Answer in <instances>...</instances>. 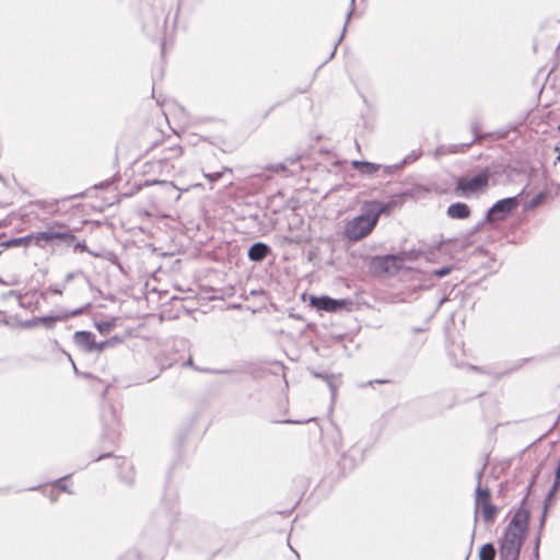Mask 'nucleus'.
Returning a JSON list of instances; mask_svg holds the SVG:
<instances>
[{
	"instance_id": "nucleus-22",
	"label": "nucleus",
	"mask_w": 560,
	"mask_h": 560,
	"mask_svg": "<svg viewBox=\"0 0 560 560\" xmlns=\"http://www.w3.org/2000/svg\"><path fill=\"white\" fill-rule=\"evenodd\" d=\"M495 548L492 542L483 544L479 549V560H494L495 559Z\"/></svg>"
},
{
	"instance_id": "nucleus-19",
	"label": "nucleus",
	"mask_w": 560,
	"mask_h": 560,
	"mask_svg": "<svg viewBox=\"0 0 560 560\" xmlns=\"http://www.w3.org/2000/svg\"><path fill=\"white\" fill-rule=\"evenodd\" d=\"M183 150L179 145H173L168 148H164L162 151V154L159 160V164L162 165L164 163H167L171 160L177 159L182 155Z\"/></svg>"
},
{
	"instance_id": "nucleus-48",
	"label": "nucleus",
	"mask_w": 560,
	"mask_h": 560,
	"mask_svg": "<svg viewBox=\"0 0 560 560\" xmlns=\"http://www.w3.org/2000/svg\"><path fill=\"white\" fill-rule=\"evenodd\" d=\"M69 359H70V361L72 362V365H73V370H74V372L78 374V373H79V371H78V369H77V366H75L74 362L72 361L71 357H69Z\"/></svg>"
},
{
	"instance_id": "nucleus-41",
	"label": "nucleus",
	"mask_w": 560,
	"mask_h": 560,
	"mask_svg": "<svg viewBox=\"0 0 560 560\" xmlns=\"http://www.w3.org/2000/svg\"><path fill=\"white\" fill-rule=\"evenodd\" d=\"M508 132H509V130H505V131H497V132H495V136H497V138H498V139H503V138H505V137L508 136Z\"/></svg>"
},
{
	"instance_id": "nucleus-11",
	"label": "nucleus",
	"mask_w": 560,
	"mask_h": 560,
	"mask_svg": "<svg viewBox=\"0 0 560 560\" xmlns=\"http://www.w3.org/2000/svg\"><path fill=\"white\" fill-rule=\"evenodd\" d=\"M272 249L271 247L264 243V242H255L250 245V247L247 250V257L250 261L254 262H261L264 261L269 255H271Z\"/></svg>"
},
{
	"instance_id": "nucleus-27",
	"label": "nucleus",
	"mask_w": 560,
	"mask_h": 560,
	"mask_svg": "<svg viewBox=\"0 0 560 560\" xmlns=\"http://www.w3.org/2000/svg\"><path fill=\"white\" fill-rule=\"evenodd\" d=\"M73 252H80V253H89L93 255L94 257H97L98 255L91 252L88 246L85 245L84 241L78 240V237L74 235V242L71 244V247Z\"/></svg>"
},
{
	"instance_id": "nucleus-30",
	"label": "nucleus",
	"mask_w": 560,
	"mask_h": 560,
	"mask_svg": "<svg viewBox=\"0 0 560 560\" xmlns=\"http://www.w3.org/2000/svg\"><path fill=\"white\" fill-rule=\"evenodd\" d=\"M422 155V152L421 151H412L411 153H409L407 156L404 158V160L399 163L401 168L405 166V165H408L410 163H413L416 162L417 160L420 159V156Z\"/></svg>"
},
{
	"instance_id": "nucleus-51",
	"label": "nucleus",
	"mask_w": 560,
	"mask_h": 560,
	"mask_svg": "<svg viewBox=\"0 0 560 560\" xmlns=\"http://www.w3.org/2000/svg\"><path fill=\"white\" fill-rule=\"evenodd\" d=\"M413 331H415V332H421V331H422V328H413Z\"/></svg>"
},
{
	"instance_id": "nucleus-45",
	"label": "nucleus",
	"mask_w": 560,
	"mask_h": 560,
	"mask_svg": "<svg viewBox=\"0 0 560 560\" xmlns=\"http://www.w3.org/2000/svg\"><path fill=\"white\" fill-rule=\"evenodd\" d=\"M74 278V273L73 272H70L66 276V280L65 282L68 283L69 281H71L72 279Z\"/></svg>"
},
{
	"instance_id": "nucleus-25",
	"label": "nucleus",
	"mask_w": 560,
	"mask_h": 560,
	"mask_svg": "<svg viewBox=\"0 0 560 560\" xmlns=\"http://www.w3.org/2000/svg\"><path fill=\"white\" fill-rule=\"evenodd\" d=\"M354 1H355V0H351V9H350V11L347 13V15H346V23H345V25H343L342 33H341L340 37L338 38L337 43L335 44L334 49H332V51L330 52V55H329L328 59L326 60V62H327L328 60H330V59H332V58H334V56H335V54H336V50H337V47H338V45L341 43V40H342V38H343V36H345V33H346V31H347L348 22H349V20L351 19V15H352V12H353Z\"/></svg>"
},
{
	"instance_id": "nucleus-9",
	"label": "nucleus",
	"mask_w": 560,
	"mask_h": 560,
	"mask_svg": "<svg viewBox=\"0 0 560 560\" xmlns=\"http://www.w3.org/2000/svg\"><path fill=\"white\" fill-rule=\"evenodd\" d=\"M345 300H337L327 295L311 298V305L315 307L317 311L337 312L341 310L345 306Z\"/></svg>"
},
{
	"instance_id": "nucleus-49",
	"label": "nucleus",
	"mask_w": 560,
	"mask_h": 560,
	"mask_svg": "<svg viewBox=\"0 0 560 560\" xmlns=\"http://www.w3.org/2000/svg\"><path fill=\"white\" fill-rule=\"evenodd\" d=\"M9 295L20 296V294L16 291H10Z\"/></svg>"
},
{
	"instance_id": "nucleus-26",
	"label": "nucleus",
	"mask_w": 560,
	"mask_h": 560,
	"mask_svg": "<svg viewBox=\"0 0 560 560\" xmlns=\"http://www.w3.org/2000/svg\"><path fill=\"white\" fill-rule=\"evenodd\" d=\"M116 323L115 319L112 320H102V322H95L94 326L102 335H107L110 332V330L115 327Z\"/></svg>"
},
{
	"instance_id": "nucleus-50",
	"label": "nucleus",
	"mask_w": 560,
	"mask_h": 560,
	"mask_svg": "<svg viewBox=\"0 0 560 560\" xmlns=\"http://www.w3.org/2000/svg\"><path fill=\"white\" fill-rule=\"evenodd\" d=\"M288 161H289L291 164H294V163L298 161V159H289Z\"/></svg>"
},
{
	"instance_id": "nucleus-36",
	"label": "nucleus",
	"mask_w": 560,
	"mask_h": 560,
	"mask_svg": "<svg viewBox=\"0 0 560 560\" xmlns=\"http://www.w3.org/2000/svg\"><path fill=\"white\" fill-rule=\"evenodd\" d=\"M37 325H39V320H37V317H34V318H32V319H27V320H25V322L22 324V326H23L24 328H33V327H35V326H37Z\"/></svg>"
},
{
	"instance_id": "nucleus-33",
	"label": "nucleus",
	"mask_w": 560,
	"mask_h": 560,
	"mask_svg": "<svg viewBox=\"0 0 560 560\" xmlns=\"http://www.w3.org/2000/svg\"><path fill=\"white\" fill-rule=\"evenodd\" d=\"M453 270V266H444L432 271V275L439 279L446 277Z\"/></svg>"
},
{
	"instance_id": "nucleus-3",
	"label": "nucleus",
	"mask_w": 560,
	"mask_h": 560,
	"mask_svg": "<svg viewBox=\"0 0 560 560\" xmlns=\"http://www.w3.org/2000/svg\"><path fill=\"white\" fill-rule=\"evenodd\" d=\"M523 194L524 189L516 196L503 198L494 202L486 212L485 221L493 223L505 220L520 206Z\"/></svg>"
},
{
	"instance_id": "nucleus-24",
	"label": "nucleus",
	"mask_w": 560,
	"mask_h": 560,
	"mask_svg": "<svg viewBox=\"0 0 560 560\" xmlns=\"http://www.w3.org/2000/svg\"><path fill=\"white\" fill-rule=\"evenodd\" d=\"M120 341H121V338H119L118 336H115L113 338H109L107 340L100 341V342L95 340L94 352L101 353L105 349H107L109 347H114L115 345L119 343Z\"/></svg>"
},
{
	"instance_id": "nucleus-10",
	"label": "nucleus",
	"mask_w": 560,
	"mask_h": 560,
	"mask_svg": "<svg viewBox=\"0 0 560 560\" xmlns=\"http://www.w3.org/2000/svg\"><path fill=\"white\" fill-rule=\"evenodd\" d=\"M74 345L84 353H94L95 335L89 330H78L73 335Z\"/></svg>"
},
{
	"instance_id": "nucleus-40",
	"label": "nucleus",
	"mask_w": 560,
	"mask_h": 560,
	"mask_svg": "<svg viewBox=\"0 0 560 560\" xmlns=\"http://www.w3.org/2000/svg\"><path fill=\"white\" fill-rule=\"evenodd\" d=\"M486 223H488V221H485V219H483L482 221L478 222V223L472 228V230H471V234H475V233H477V232L481 231V229L483 228V225H485Z\"/></svg>"
},
{
	"instance_id": "nucleus-4",
	"label": "nucleus",
	"mask_w": 560,
	"mask_h": 560,
	"mask_svg": "<svg viewBox=\"0 0 560 560\" xmlns=\"http://www.w3.org/2000/svg\"><path fill=\"white\" fill-rule=\"evenodd\" d=\"M524 537L515 529L506 528L500 540V560H518Z\"/></svg>"
},
{
	"instance_id": "nucleus-8",
	"label": "nucleus",
	"mask_w": 560,
	"mask_h": 560,
	"mask_svg": "<svg viewBox=\"0 0 560 560\" xmlns=\"http://www.w3.org/2000/svg\"><path fill=\"white\" fill-rule=\"evenodd\" d=\"M560 489V480L556 479L555 482L552 483L550 490L548 491L547 493V497L544 501V511H542V514L540 516V520H539V532L536 536V539H535V546H534V558L535 560H539V544H540V532L541 529L544 528L545 526V522H546V516H547V509H548V503L549 501L551 500V498L555 495V493Z\"/></svg>"
},
{
	"instance_id": "nucleus-37",
	"label": "nucleus",
	"mask_w": 560,
	"mask_h": 560,
	"mask_svg": "<svg viewBox=\"0 0 560 560\" xmlns=\"http://www.w3.org/2000/svg\"><path fill=\"white\" fill-rule=\"evenodd\" d=\"M270 170L275 173L285 172L287 171V164L285 163H278L270 167Z\"/></svg>"
},
{
	"instance_id": "nucleus-20",
	"label": "nucleus",
	"mask_w": 560,
	"mask_h": 560,
	"mask_svg": "<svg viewBox=\"0 0 560 560\" xmlns=\"http://www.w3.org/2000/svg\"><path fill=\"white\" fill-rule=\"evenodd\" d=\"M479 509L481 511L482 520L486 523H492L499 512L498 508L491 502L480 504Z\"/></svg>"
},
{
	"instance_id": "nucleus-47",
	"label": "nucleus",
	"mask_w": 560,
	"mask_h": 560,
	"mask_svg": "<svg viewBox=\"0 0 560 560\" xmlns=\"http://www.w3.org/2000/svg\"><path fill=\"white\" fill-rule=\"evenodd\" d=\"M374 382L380 383V384H385V383H388L389 381L388 380H376Z\"/></svg>"
},
{
	"instance_id": "nucleus-17",
	"label": "nucleus",
	"mask_w": 560,
	"mask_h": 560,
	"mask_svg": "<svg viewBox=\"0 0 560 560\" xmlns=\"http://www.w3.org/2000/svg\"><path fill=\"white\" fill-rule=\"evenodd\" d=\"M471 210L465 202H454L447 207L446 214L451 219L464 220L470 217Z\"/></svg>"
},
{
	"instance_id": "nucleus-32",
	"label": "nucleus",
	"mask_w": 560,
	"mask_h": 560,
	"mask_svg": "<svg viewBox=\"0 0 560 560\" xmlns=\"http://www.w3.org/2000/svg\"><path fill=\"white\" fill-rule=\"evenodd\" d=\"M225 171L231 172L230 168L224 167L223 171L220 172L205 173V177L209 180V183L213 184L222 178Z\"/></svg>"
},
{
	"instance_id": "nucleus-34",
	"label": "nucleus",
	"mask_w": 560,
	"mask_h": 560,
	"mask_svg": "<svg viewBox=\"0 0 560 560\" xmlns=\"http://www.w3.org/2000/svg\"><path fill=\"white\" fill-rule=\"evenodd\" d=\"M339 465L342 469L349 470H351L354 467V463L352 462L349 455H343L341 460L339 462Z\"/></svg>"
},
{
	"instance_id": "nucleus-18",
	"label": "nucleus",
	"mask_w": 560,
	"mask_h": 560,
	"mask_svg": "<svg viewBox=\"0 0 560 560\" xmlns=\"http://www.w3.org/2000/svg\"><path fill=\"white\" fill-rule=\"evenodd\" d=\"M351 165L363 175H373L382 168V165L369 161H352Z\"/></svg>"
},
{
	"instance_id": "nucleus-38",
	"label": "nucleus",
	"mask_w": 560,
	"mask_h": 560,
	"mask_svg": "<svg viewBox=\"0 0 560 560\" xmlns=\"http://www.w3.org/2000/svg\"><path fill=\"white\" fill-rule=\"evenodd\" d=\"M66 288V283L62 284V285H59V284H54V285H50L49 290L54 293V294H57V295H60L62 294V291L63 289Z\"/></svg>"
},
{
	"instance_id": "nucleus-15",
	"label": "nucleus",
	"mask_w": 560,
	"mask_h": 560,
	"mask_svg": "<svg viewBox=\"0 0 560 560\" xmlns=\"http://www.w3.org/2000/svg\"><path fill=\"white\" fill-rule=\"evenodd\" d=\"M394 207V202H380V201H372L369 202L365 206V210L369 212L371 218L375 221L377 224L378 219L382 214H388L390 213L392 209Z\"/></svg>"
},
{
	"instance_id": "nucleus-42",
	"label": "nucleus",
	"mask_w": 560,
	"mask_h": 560,
	"mask_svg": "<svg viewBox=\"0 0 560 560\" xmlns=\"http://www.w3.org/2000/svg\"><path fill=\"white\" fill-rule=\"evenodd\" d=\"M312 374L317 377V378H322L325 381V375H327L326 373H319V372H312Z\"/></svg>"
},
{
	"instance_id": "nucleus-5",
	"label": "nucleus",
	"mask_w": 560,
	"mask_h": 560,
	"mask_svg": "<svg viewBox=\"0 0 560 560\" xmlns=\"http://www.w3.org/2000/svg\"><path fill=\"white\" fill-rule=\"evenodd\" d=\"M52 248L69 249L74 242V230L62 221L51 222Z\"/></svg>"
},
{
	"instance_id": "nucleus-28",
	"label": "nucleus",
	"mask_w": 560,
	"mask_h": 560,
	"mask_svg": "<svg viewBox=\"0 0 560 560\" xmlns=\"http://www.w3.org/2000/svg\"><path fill=\"white\" fill-rule=\"evenodd\" d=\"M470 129L474 135V139L468 143L460 144L462 148H469L472 143H475L483 138V136L479 133V127H478L477 122H471Z\"/></svg>"
},
{
	"instance_id": "nucleus-46",
	"label": "nucleus",
	"mask_w": 560,
	"mask_h": 560,
	"mask_svg": "<svg viewBox=\"0 0 560 560\" xmlns=\"http://www.w3.org/2000/svg\"><path fill=\"white\" fill-rule=\"evenodd\" d=\"M109 456H110V453H107V454L98 456L95 460L97 462V460H101V459H103L105 457H109Z\"/></svg>"
},
{
	"instance_id": "nucleus-31",
	"label": "nucleus",
	"mask_w": 560,
	"mask_h": 560,
	"mask_svg": "<svg viewBox=\"0 0 560 560\" xmlns=\"http://www.w3.org/2000/svg\"><path fill=\"white\" fill-rule=\"evenodd\" d=\"M545 198H546V195L544 192L537 194L525 206V209H534V208L538 207L545 200Z\"/></svg>"
},
{
	"instance_id": "nucleus-7",
	"label": "nucleus",
	"mask_w": 560,
	"mask_h": 560,
	"mask_svg": "<svg viewBox=\"0 0 560 560\" xmlns=\"http://www.w3.org/2000/svg\"><path fill=\"white\" fill-rule=\"evenodd\" d=\"M90 306L91 304L88 303L85 306L78 307L72 311H62L56 315L50 314L45 316H38L37 320H39V324L43 325L46 329H52L56 326V323L65 322L70 317H77L83 314V312Z\"/></svg>"
},
{
	"instance_id": "nucleus-52",
	"label": "nucleus",
	"mask_w": 560,
	"mask_h": 560,
	"mask_svg": "<svg viewBox=\"0 0 560 560\" xmlns=\"http://www.w3.org/2000/svg\"><path fill=\"white\" fill-rule=\"evenodd\" d=\"M38 489H39V486H37V487H32V488H30L28 490L34 491V490H38Z\"/></svg>"
},
{
	"instance_id": "nucleus-35",
	"label": "nucleus",
	"mask_w": 560,
	"mask_h": 560,
	"mask_svg": "<svg viewBox=\"0 0 560 560\" xmlns=\"http://www.w3.org/2000/svg\"><path fill=\"white\" fill-rule=\"evenodd\" d=\"M382 168H383L384 174L390 175L393 172H395L397 170H400L401 166H400L399 163H397V164H394V165L382 166Z\"/></svg>"
},
{
	"instance_id": "nucleus-23",
	"label": "nucleus",
	"mask_w": 560,
	"mask_h": 560,
	"mask_svg": "<svg viewBox=\"0 0 560 560\" xmlns=\"http://www.w3.org/2000/svg\"><path fill=\"white\" fill-rule=\"evenodd\" d=\"M31 244H32V234H27L22 237L11 238L3 243V245L8 248L9 247H18V246L28 247Z\"/></svg>"
},
{
	"instance_id": "nucleus-29",
	"label": "nucleus",
	"mask_w": 560,
	"mask_h": 560,
	"mask_svg": "<svg viewBox=\"0 0 560 560\" xmlns=\"http://www.w3.org/2000/svg\"><path fill=\"white\" fill-rule=\"evenodd\" d=\"M325 382L328 385V388L331 394V400L334 401L337 394L338 385L336 384L335 376L334 375H325Z\"/></svg>"
},
{
	"instance_id": "nucleus-43",
	"label": "nucleus",
	"mask_w": 560,
	"mask_h": 560,
	"mask_svg": "<svg viewBox=\"0 0 560 560\" xmlns=\"http://www.w3.org/2000/svg\"><path fill=\"white\" fill-rule=\"evenodd\" d=\"M288 546H289L290 550H291L292 552H294L296 560H300V559H301V558H300V555H299V552L293 548V546H291V544H290V542H288Z\"/></svg>"
},
{
	"instance_id": "nucleus-14",
	"label": "nucleus",
	"mask_w": 560,
	"mask_h": 560,
	"mask_svg": "<svg viewBox=\"0 0 560 560\" xmlns=\"http://www.w3.org/2000/svg\"><path fill=\"white\" fill-rule=\"evenodd\" d=\"M102 422L104 424L106 433L113 438L118 432L119 421L116 411L113 406L104 410L102 415Z\"/></svg>"
},
{
	"instance_id": "nucleus-6",
	"label": "nucleus",
	"mask_w": 560,
	"mask_h": 560,
	"mask_svg": "<svg viewBox=\"0 0 560 560\" xmlns=\"http://www.w3.org/2000/svg\"><path fill=\"white\" fill-rule=\"evenodd\" d=\"M404 262V257L397 254L373 256L370 267L378 272L398 271Z\"/></svg>"
},
{
	"instance_id": "nucleus-1",
	"label": "nucleus",
	"mask_w": 560,
	"mask_h": 560,
	"mask_svg": "<svg viewBox=\"0 0 560 560\" xmlns=\"http://www.w3.org/2000/svg\"><path fill=\"white\" fill-rule=\"evenodd\" d=\"M491 172L488 167L480 170L471 177H459L456 182L455 194L457 196L469 197L470 195L483 191L489 186Z\"/></svg>"
},
{
	"instance_id": "nucleus-12",
	"label": "nucleus",
	"mask_w": 560,
	"mask_h": 560,
	"mask_svg": "<svg viewBox=\"0 0 560 560\" xmlns=\"http://www.w3.org/2000/svg\"><path fill=\"white\" fill-rule=\"evenodd\" d=\"M529 521V512L526 509H518L513 515L506 528L515 529L516 533L525 535Z\"/></svg>"
},
{
	"instance_id": "nucleus-39",
	"label": "nucleus",
	"mask_w": 560,
	"mask_h": 560,
	"mask_svg": "<svg viewBox=\"0 0 560 560\" xmlns=\"http://www.w3.org/2000/svg\"><path fill=\"white\" fill-rule=\"evenodd\" d=\"M66 478H68V476L62 477V478L58 479V480L55 482V483L57 485V487H58L61 491H65V492H66V491H68L67 486L63 483V480H65Z\"/></svg>"
},
{
	"instance_id": "nucleus-13",
	"label": "nucleus",
	"mask_w": 560,
	"mask_h": 560,
	"mask_svg": "<svg viewBox=\"0 0 560 560\" xmlns=\"http://www.w3.org/2000/svg\"><path fill=\"white\" fill-rule=\"evenodd\" d=\"M482 470L478 471L477 474V479H478V485L476 487V490H475V522H477L478 520V510H479V505L480 504H483V503H488L490 502V499H491V492L489 490L488 487H481V478H482Z\"/></svg>"
},
{
	"instance_id": "nucleus-53",
	"label": "nucleus",
	"mask_w": 560,
	"mask_h": 560,
	"mask_svg": "<svg viewBox=\"0 0 560 560\" xmlns=\"http://www.w3.org/2000/svg\"><path fill=\"white\" fill-rule=\"evenodd\" d=\"M471 369L475 370V371H478V372L481 371V369L478 368V366H471Z\"/></svg>"
},
{
	"instance_id": "nucleus-2",
	"label": "nucleus",
	"mask_w": 560,
	"mask_h": 560,
	"mask_svg": "<svg viewBox=\"0 0 560 560\" xmlns=\"http://www.w3.org/2000/svg\"><path fill=\"white\" fill-rule=\"evenodd\" d=\"M375 226V221L363 209L361 214L347 222L343 235L350 242H358L370 235Z\"/></svg>"
},
{
	"instance_id": "nucleus-44",
	"label": "nucleus",
	"mask_w": 560,
	"mask_h": 560,
	"mask_svg": "<svg viewBox=\"0 0 560 560\" xmlns=\"http://www.w3.org/2000/svg\"><path fill=\"white\" fill-rule=\"evenodd\" d=\"M536 478H537V474H535V475L532 477V480H530V482H529V485H528V487H527V490H528V491L530 490V488H532V487H533V485L535 483Z\"/></svg>"
},
{
	"instance_id": "nucleus-16",
	"label": "nucleus",
	"mask_w": 560,
	"mask_h": 560,
	"mask_svg": "<svg viewBox=\"0 0 560 560\" xmlns=\"http://www.w3.org/2000/svg\"><path fill=\"white\" fill-rule=\"evenodd\" d=\"M32 244L44 249L46 247H52V231L51 222L47 224L44 231L31 233Z\"/></svg>"
},
{
	"instance_id": "nucleus-21",
	"label": "nucleus",
	"mask_w": 560,
	"mask_h": 560,
	"mask_svg": "<svg viewBox=\"0 0 560 560\" xmlns=\"http://www.w3.org/2000/svg\"><path fill=\"white\" fill-rule=\"evenodd\" d=\"M183 366L185 368H191L195 371L201 372V373H211V374H230L231 370H217V369H209V368H199L196 366L194 363V360L191 357L188 358L187 361L183 363Z\"/></svg>"
}]
</instances>
